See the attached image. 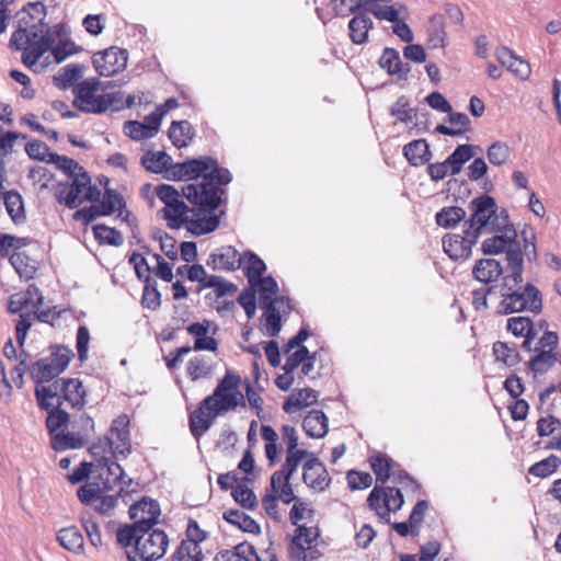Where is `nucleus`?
<instances>
[{
	"mask_svg": "<svg viewBox=\"0 0 561 561\" xmlns=\"http://www.w3.org/2000/svg\"><path fill=\"white\" fill-rule=\"evenodd\" d=\"M368 505L386 523L389 522V513L401 508L403 495L399 489H380L375 486L367 499Z\"/></svg>",
	"mask_w": 561,
	"mask_h": 561,
	"instance_id": "nucleus-12",
	"label": "nucleus"
},
{
	"mask_svg": "<svg viewBox=\"0 0 561 561\" xmlns=\"http://www.w3.org/2000/svg\"><path fill=\"white\" fill-rule=\"evenodd\" d=\"M51 447L57 451L66 449H76L84 445L82 437L77 432L64 430L50 437Z\"/></svg>",
	"mask_w": 561,
	"mask_h": 561,
	"instance_id": "nucleus-35",
	"label": "nucleus"
},
{
	"mask_svg": "<svg viewBox=\"0 0 561 561\" xmlns=\"http://www.w3.org/2000/svg\"><path fill=\"white\" fill-rule=\"evenodd\" d=\"M366 10L374 14L379 20H387L394 23L400 19L401 11L404 10V7L400 5L399 8H396L392 5L374 4L367 8Z\"/></svg>",
	"mask_w": 561,
	"mask_h": 561,
	"instance_id": "nucleus-54",
	"label": "nucleus"
},
{
	"mask_svg": "<svg viewBox=\"0 0 561 561\" xmlns=\"http://www.w3.org/2000/svg\"><path fill=\"white\" fill-rule=\"evenodd\" d=\"M83 66L80 65H68L64 67L57 76L54 77L56 85L60 88H67L73 81L78 80L83 73Z\"/></svg>",
	"mask_w": 561,
	"mask_h": 561,
	"instance_id": "nucleus-50",
	"label": "nucleus"
},
{
	"mask_svg": "<svg viewBox=\"0 0 561 561\" xmlns=\"http://www.w3.org/2000/svg\"><path fill=\"white\" fill-rule=\"evenodd\" d=\"M85 389L77 378L59 379L50 386H36L35 397L44 410L67 402L71 408L81 409L85 404Z\"/></svg>",
	"mask_w": 561,
	"mask_h": 561,
	"instance_id": "nucleus-6",
	"label": "nucleus"
},
{
	"mask_svg": "<svg viewBox=\"0 0 561 561\" xmlns=\"http://www.w3.org/2000/svg\"><path fill=\"white\" fill-rule=\"evenodd\" d=\"M218 327L216 323L204 320L203 322H194L186 328L190 335L194 337V351H209L215 352L218 343L208 334H216Z\"/></svg>",
	"mask_w": 561,
	"mask_h": 561,
	"instance_id": "nucleus-19",
	"label": "nucleus"
},
{
	"mask_svg": "<svg viewBox=\"0 0 561 561\" xmlns=\"http://www.w3.org/2000/svg\"><path fill=\"white\" fill-rule=\"evenodd\" d=\"M403 154L413 167H420L430 161L432 153L425 139H416L403 147Z\"/></svg>",
	"mask_w": 561,
	"mask_h": 561,
	"instance_id": "nucleus-27",
	"label": "nucleus"
},
{
	"mask_svg": "<svg viewBox=\"0 0 561 561\" xmlns=\"http://www.w3.org/2000/svg\"><path fill=\"white\" fill-rule=\"evenodd\" d=\"M51 158V163L56 164L58 169L65 171L71 179L79 176V174L85 173L83 168L80 167L73 159H70L66 156H59L57 153H55Z\"/></svg>",
	"mask_w": 561,
	"mask_h": 561,
	"instance_id": "nucleus-56",
	"label": "nucleus"
},
{
	"mask_svg": "<svg viewBox=\"0 0 561 561\" xmlns=\"http://www.w3.org/2000/svg\"><path fill=\"white\" fill-rule=\"evenodd\" d=\"M523 264L519 268H511V273L503 278L506 293L500 304L501 311L514 313L529 311L539 313L542 309V298L539 289L530 283L523 284Z\"/></svg>",
	"mask_w": 561,
	"mask_h": 561,
	"instance_id": "nucleus-5",
	"label": "nucleus"
},
{
	"mask_svg": "<svg viewBox=\"0 0 561 561\" xmlns=\"http://www.w3.org/2000/svg\"><path fill=\"white\" fill-rule=\"evenodd\" d=\"M203 550L193 543H181L173 553L171 561H202Z\"/></svg>",
	"mask_w": 561,
	"mask_h": 561,
	"instance_id": "nucleus-51",
	"label": "nucleus"
},
{
	"mask_svg": "<svg viewBox=\"0 0 561 561\" xmlns=\"http://www.w3.org/2000/svg\"><path fill=\"white\" fill-rule=\"evenodd\" d=\"M171 162V158L163 151L147 152L141 158L144 168L153 173L162 172Z\"/></svg>",
	"mask_w": 561,
	"mask_h": 561,
	"instance_id": "nucleus-40",
	"label": "nucleus"
},
{
	"mask_svg": "<svg viewBox=\"0 0 561 561\" xmlns=\"http://www.w3.org/2000/svg\"><path fill=\"white\" fill-rule=\"evenodd\" d=\"M305 433L311 438H322L328 433V417L322 411H310L302 421Z\"/></svg>",
	"mask_w": 561,
	"mask_h": 561,
	"instance_id": "nucleus-26",
	"label": "nucleus"
},
{
	"mask_svg": "<svg viewBox=\"0 0 561 561\" xmlns=\"http://www.w3.org/2000/svg\"><path fill=\"white\" fill-rule=\"evenodd\" d=\"M510 156L511 148L504 141H495L486 150V157L493 165L504 164L510 159Z\"/></svg>",
	"mask_w": 561,
	"mask_h": 561,
	"instance_id": "nucleus-48",
	"label": "nucleus"
},
{
	"mask_svg": "<svg viewBox=\"0 0 561 561\" xmlns=\"http://www.w3.org/2000/svg\"><path fill=\"white\" fill-rule=\"evenodd\" d=\"M51 48L50 55L45 56L41 69L49 66L50 64H60L69 56L78 53L80 49L71 41L69 30L65 24H56L51 26L50 31Z\"/></svg>",
	"mask_w": 561,
	"mask_h": 561,
	"instance_id": "nucleus-11",
	"label": "nucleus"
},
{
	"mask_svg": "<svg viewBox=\"0 0 561 561\" xmlns=\"http://www.w3.org/2000/svg\"><path fill=\"white\" fill-rule=\"evenodd\" d=\"M507 330L515 336L525 337L522 346L528 351L531 350V342L537 335V330L530 318L518 316L507 319Z\"/></svg>",
	"mask_w": 561,
	"mask_h": 561,
	"instance_id": "nucleus-22",
	"label": "nucleus"
},
{
	"mask_svg": "<svg viewBox=\"0 0 561 561\" xmlns=\"http://www.w3.org/2000/svg\"><path fill=\"white\" fill-rule=\"evenodd\" d=\"M370 463L378 481L383 483L390 478L393 471V462L391 459L379 455L371 457Z\"/></svg>",
	"mask_w": 561,
	"mask_h": 561,
	"instance_id": "nucleus-52",
	"label": "nucleus"
},
{
	"mask_svg": "<svg viewBox=\"0 0 561 561\" xmlns=\"http://www.w3.org/2000/svg\"><path fill=\"white\" fill-rule=\"evenodd\" d=\"M93 66L96 72L103 77H111L127 65V53L117 47H110L93 55Z\"/></svg>",
	"mask_w": 561,
	"mask_h": 561,
	"instance_id": "nucleus-14",
	"label": "nucleus"
},
{
	"mask_svg": "<svg viewBox=\"0 0 561 561\" xmlns=\"http://www.w3.org/2000/svg\"><path fill=\"white\" fill-rule=\"evenodd\" d=\"M207 538V534L202 530L196 520L190 519L186 528V539L181 543H193L201 547V543Z\"/></svg>",
	"mask_w": 561,
	"mask_h": 561,
	"instance_id": "nucleus-62",
	"label": "nucleus"
},
{
	"mask_svg": "<svg viewBox=\"0 0 561 561\" xmlns=\"http://www.w3.org/2000/svg\"><path fill=\"white\" fill-rule=\"evenodd\" d=\"M240 267L245 271L250 285H254L266 270L265 263L252 252L240 255Z\"/></svg>",
	"mask_w": 561,
	"mask_h": 561,
	"instance_id": "nucleus-32",
	"label": "nucleus"
},
{
	"mask_svg": "<svg viewBox=\"0 0 561 561\" xmlns=\"http://www.w3.org/2000/svg\"><path fill=\"white\" fill-rule=\"evenodd\" d=\"M310 455L312 453L305 449L286 450V459L280 470L291 478L298 466L309 459Z\"/></svg>",
	"mask_w": 561,
	"mask_h": 561,
	"instance_id": "nucleus-46",
	"label": "nucleus"
},
{
	"mask_svg": "<svg viewBox=\"0 0 561 561\" xmlns=\"http://www.w3.org/2000/svg\"><path fill=\"white\" fill-rule=\"evenodd\" d=\"M379 66L389 75H398L400 78H404L410 72V66L402 64L399 51L393 48H385Z\"/></svg>",
	"mask_w": 561,
	"mask_h": 561,
	"instance_id": "nucleus-31",
	"label": "nucleus"
},
{
	"mask_svg": "<svg viewBox=\"0 0 561 561\" xmlns=\"http://www.w3.org/2000/svg\"><path fill=\"white\" fill-rule=\"evenodd\" d=\"M317 533L312 528L299 526L294 537L293 543L296 546L297 558L305 559V550L310 549L316 541Z\"/></svg>",
	"mask_w": 561,
	"mask_h": 561,
	"instance_id": "nucleus-41",
	"label": "nucleus"
},
{
	"mask_svg": "<svg viewBox=\"0 0 561 561\" xmlns=\"http://www.w3.org/2000/svg\"><path fill=\"white\" fill-rule=\"evenodd\" d=\"M169 545L168 536L162 530H141L136 537L135 554L127 553L129 561H137V557L142 561H154L162 558Z\"/></svg>",
	"mask_w": 561,
	"mask_h": 561,
	"instance_id": "nucleus-10",
	"label": "nucleus"
},
{
	"mask_svg": "<svg viewBox=\"0 0 561 561\" xmlns=\"http://www.w3.org/2000/svg\"><path fill=\"white\" fill-rule=\"evenodd\" d=\"M95 238L103 243L111 245H121L123 244V236L121 232L113 228H108L103 225H98L93 228Z\"/></svg>",
	"mask_w": 561,
	"mask_h": 561,
	"instance_id": "nucleus-55",
	"label": "nucleus"
},
{
	"mask_svg": "<svg viewBox=\"0 0 561 561\" xmlns=\"http://www.w3.org/2000/svg\"><path fill=\"white\" fill-rule=\"evenodd\" d=\"M495 236L485 239L482 242V251L484 254H499L505 253L507 261V268H519L523 264V253L519 242L516 240L517 232L514 227L507 221V226L494 232Z\"/></svg>",
	"mask_w": 561,
	"mask_h": 561,
	"instance_id": "nucleus-8",
	"label": "nucleus"
},
{
	"mask_svg": "<svg viewBox=\"0 0 561 561\" xmlns=\"http://www.w3.org/2000/svg\"><path fill=\"white\" fill-rule=\"evenodd\" d=\"M252 287H257L260 294V306L271 304L287 305V298L276 297L278 285L272 276L259 277Z\"/></svg>",
	"mask_w": 561,
	"mask_h": 561,
	"instance_id": "nucleus-25",
	"label": "nucleus"
},
{
	"mask_svg": "<svg viewBox=\"0 0 561 561\" xmlns=\"http://www.w3.org/2000/svg\"><path fill=\"white\" fill-rule=\"evenodd\" d=\"M49 413L46 420V426L50 437L64 430H67L69 415L60 407L55 405L49 409Z\"/></svg>",
	"mask_w": 561,
	"mask_h": 561,
	"instance_id": "nucleus-39",
	"label": "nucleus"
},
{
	"mask_svg": "<svg viewBox=\"0 0 561 561\" xmlns=\"http://www.w3.org/2000/svg\"><path fill=\"white\" fill-rule=\"evenodd\" d=\"M309 357V351L306 346H301L294 353L289 354L283 369L287 373H293L306 358Z\"/></svg>",
	"mask_w": 561,
	"mask_h": 561,
	"instance_id": "nucleus-63",
	"label": "nucleus"
},
{
	"mask_svg": "<svg viewBox=\"0 0 561 561\" xmlns=\"http://www.w3.org/2000/svg\"><path fill=\"white\" fill-rule=\"evenodd\" d=\"M473 156L471 145H460L455 151L447 158V163H450V173L453 175L458 174L462 165L471 159Z\"/></svg>",
	"mask_w": 561,
	"mask_h": 561,
	"instance_id": "nucleus-42",
	"label": "nucleus"
},
{
	"mask_svg": "<svg viewBox=\"0 0 561 561\" xmlns=\"http://www.w3.org/2000/svg\"><path fill=\"white\" fill-rule=\"evenodd\" d=\"M318 400V392L311 388H302L294 391L283 404L286 413L309 407Z\"/></svg>",
	"mask_w": 561,
	"mask_h": 561,
	"instance_id": "nucleus-30",
	"label": "nucleus"
},
{
	"mask_svg": "<svg viewBox=\"0 0 561 561\" xmlns=\"http://www.w3.org/2000/svg\"><path fill=\"white\" fill-rule=\"evenodd\" d=\"M471 210L467 228L477 239L481 234H489L499 231L507 226L508 215L505 209L499 210L495 199L489 195H482L470 202Z\"/></svg>",
	"mask_w": 561,
	"mask_h": 561,
	"instance_id": "nucleus-7",
	"label": "nucleus"
},
{
	"mask_svg": "<svg viewBox=\"0 0 561 561\" xmlns=\"http://www.w3.org/2000/svg\"><path fill=\"white\" fill-rule=\"evenodd\" d=\"M187 373L192 380L206 378L211 373V364L204 356H196L187 364Z\"/></svg>",
	"mask_w": 561,
	"mask_h": 561,
	"instance_id": "nucleus-47",
	"label": "nucleus"
},
{
	"mask_svg": "<svg viewBox=\"0 0 561 561\" xmlns=\"http://www.w3.org/2000/svg\"><path fill=\"white\" fill-rule=\"evenodd\" d=\"M90 184L87 173L79 174L71 182L59 183L56 187V198L69 208H76L84 201V188Z\"/></svg>",
	"mask_w": 561,
	"mask_h": 561,
	"instance_id": "nucleus-16",
	"label": "nucleus"
},
{
	"mask_svg": "<svg viewBox=\"0 0 561 561\" xmlns=\"http://www.w3.org/2000/svg\"><path fill=\"white\" fill-rule=\"evenodd\" d=\"M50 31L51 26L47 24H34L25 18L18 20L10 46L23 51L22 61L27 68L42 70L38 62L51 48Z\"/></svg>",
	"mask_w": 561,
	"mask_h": 561,
	"instance_id": "nucleus-4",
	"label": "nucleus"
},
{
	"mask_svg": "<svg viewBox=\"0 0 561 561\" xmlns=\"http://www.w3.org/2000/svg\"><path fill=\"white\" fill-rule=\"evenodd\" d=\"M56 539L61 547L70 552L80 554L84 551L83 536L76 526L60 529L57 533Z\"/></svg>",
	"mask_w": 561,
	"mask_h": 561,
	"instance_id": "nucleus-28",
	"label": "nucleus"
},
{
	"mask_svg": "<svg viewBox=\"0 0 561 561\" xmlns=\"http://www.w3.org/2000/svg\"><path fill=\"white\" fill-rule=\"evenodd\" d=\"M391 115L397 117L400 122H410L412 121V112L413 110L409 107V102L404 98L398 99V101L391 106Z\"/></svg>",
	"mask_w": 561,
	"mask_h": 561,
	"instance_id": "nucleus-64",
	"label": "nucleus"
},
{
	"mask_svg": "<svg viewBox=\"0 0 561 561\" xmlns=\"http://www.w3.org/2000/svg\"><path fill=\"white\" fill-rule=\"evenodd\" d=\"M103 216H108L123 206V198L114 190H106L100 204H96Z\"/></svg>",
	"mask_w": 561,
	"mask_h": 561,
	"instance_id": "nucleus-53",
	"label": "nucleus"
},
{
	"mask_svg": "<svg viewBox=\"0 0 561 561\" xmlns=\"http://www.w3.org/2000/svg\"><path fill=\"white\" fill-rule=\"evenodd\" d=\"M502 274L503 267L494 259H481L472 267L473 278L483 284L496 282Z\"/></svg>",
	"mask_w": 561,
	"mask_h": 561,
	"instance_id": "nucleus-24",
	"label": "nucleus"
},
{
	"mask_svg": "<svg viewBox=\"0 0 561 561\" xmlns=\"http://www.w3.org/2000/svg\"><path fill=\"white\" fill-rule=\"evenodd\" d=\"M98 468L104 489L123 492L131 483V479L126 480L124 469L116 461H105L103 465H99Z\"/></svg>",
	"mask_w": 561,
	"mask_h": 561,
	"instance_id": "nucleus-20",
	"label": "nucleus"
},
{
	"mask_svg": "<svg viewBox=\"0 0 561 561\" xmlns=\"http://www.w3.org/2000/svg\"><path fill=\"white\" fill-rule=\"evenodd\" d=\"M175 169L179 178L191 181L181 186L182 195L204 211H213L220 205L224 194L220 185L230 183L232 179L229 170L218 168L216 160L209 157L180 163Z\"/></svg>",
	"mask_w": 561,
	"mask_h": 561,
	"instance_id": "nucleus-1",
	"label": "nucleus"
},
{
	"mask_svg": "<svg viewBox=\"0 0 561 561\" xmlns=\"http://www.w3.org/2000/svg\"><path fill=\"white\" fill-rule=\"evenodd\" d=\"M112 446V456L126 457L131 450L129 419L126 414L117 416L111 425L110 433L105 436Z\"/></svg>",
	"mask_w": 561,
	"mask_h": 561,
	"instance_id": "nucleus-15",
	"label": "nucleus"
},
{
	"mask_svg": "<svg viewBox=\"0 0 561 561\" xmlns=\"http://www.w3.org/2000/svg\"><path fill=\"white\" fill-rule=\"evenodd\" d=\"M10 262L21 277L28 278L34 272V266L28 263V257L21 252L11 255Z\"/></svg>",
	"mask_w": 561,
	"mask_h": 561,
	"instance_id": "nucleus-60",
	"label": "nucleus"
},
{
	"mask_svg": "<svg viewBox=\"0 0 561 561\" xmlns=\"http://www.w3.org/2000/svg\"><path fill=\"white\" fill-rule=\"evenodd\" d=\"M3 204L9 216L14 222H19L23 218V202L21 195L18 192H5L3 194Z\"/></svg>",
	"mask_w": 561,
	"mask_h": 561,
	"instance_id": "nucleus-43",
	"label": "nucleus"
},
{
	"mask_svg": "<svg viewBox=\"0 0 561 561\" xmlns=\"http://www.w3.org/2000/svg\"><path fill=\"white\" fill-rule=\"evenodd\" d=\"M89 451L99 466L103 465L105 461L111 460V458H108V455H112V446L110 445L108 440H106L104 437L94 443L90 447Z\"/></svg>",
	"mask_w": 561,
	"mask_h": 561,
	"instance_id": "nucleus-58",
	"label": "nucleus"
},
{
	"mask_svg": "<svg viewBox=\"0 0 561 561\" xmlns=\"http://www.w3.org/2000/svg\"><path fill=\"white\" fill-rule=\"evenodd\" d=\"M239 387L240 377L227 373L213 394L202 401L199 408L190 417L191 432L195 437H199L208 431L218 415L234 410L243 401V394Z\"/></svg>",
	"mask_w": 561,
	"mask_h": 561,
	"instance_id": "nucleus-2",
	"label": "nucleus"
},
{
	"mask_svg": "<svg viewBox=\"0 0 561 561\" xmlns=\"http://www.w3.org/2000/svg\"><path fill=\"white\" fill-rule=\"evenodd\" d=\"M561 465V459L556 455H550L548 458L534 463L528 472L539 478H547L552 474Z\"/></svg>",
	"mask_w": 561,
	"mask_h": 561,
	"instance_id": "nucleus-45",
	"label": "nucleus"
},
{
	"mask_svg": "<svg viewBox=\"0 0 561 561\" xmlns=\"http://www.w3.org/2000/svg\"><path fill=\"white\" fill-rule=\"evenodd\" d=\"M193 136V127L186 121L173 122L170 126L169 138L178 148L186 147Z\"/></svg>",
	"mask_w": 561,
	"mask_h": 561,
	"instance_id": "nucleus-34",
	"label": "nucleus"
},
{
	"mask_svg": "<svg viewBox=\"0 0 561 561\" xmlns=\"http://www.w3.org/2000/svg\"><path fill=\"white\" fill-rule=\"evenodd\" d=\"M207 265L213 270L231 271L240 267V255L233 247H222L216 253H211Z\"/></svg>",
	"mask_w": 561,
	"mask_h": 561,
	"instance_id": "nucleus-23",
	"label": "nucleus"
},
{
	"mask_svg": "<svg viewBox=\"0 0 561 561\" xmlns=\"http://www.w3.org/2000/svg\"><path fill=\"white\" fill-rule=\"evenodd\" d=\"M478 241L477 234L468 229L465 234H449L443 239V248L446 254L453 260H466L471 254V249Z\"/></svg>",
	"mask_w": 561,
	"mask_h": 561,
	"instance_id": "nucleus-18",
	"label": "nucleus"
},
{
	"mask_svg": "<svg viewBox=\"0 0 561 561\" xmlns=\"http://www.w3.org/2000/svg\"><path fill=\"white\" fill-rule=\"evenodd\" d=\"M19 20L24 19L25 21H31L34 24H45L44 19L46 16V8L39 2H30L23 10L19 12Z\"/></svg>",
	"mask_w": 561,
	"mask_h": 561,
	"instance_id": "nucleus-49",
	"label": "nucleus"
},
{
	"mask_svg": "<svg viewBox=\"0 0 561 561\" xmlns=\"http://www.w3.org/2000/svg\"><path fill=\"white\" fill-rule=\"evenodd\" d=\"M153 238L160 242L161 251L170 260L178 259L176 241L173 237L169 236L165 232L157 231V232H154Z\"/></svg>",
	"mask_w": 561,
	"mask_h": 561,
	"instance_id": "nucleus-59",
	"label": "nucleus"
},
{
	"mask_svg": "<svg viewBox=\"0 0 561 561\" xmlns=\"http://www.w3.org/2000/svg\"><path fill=\"white\" fill-rule=\"evenodd\" d=\"M347 483L352 490H362L369 488L373 482V478L367 472H359L351 470L347 472Z\"/></svg>",
	"mask_w": 561,
	"mask_h": 561,
	"instance_id": "nucleus-61",
	"label": "nucleus"
},
{
	"mask_svg": "<svg viewBox=\"0 0 561 561\" xmlns=\"http://www.w3.org/2000/svg\"><path fill=\"white\" fill-rule=\"evenodd\" d=\"M161 514L159 503L144 497L129 507V517L140 530H150Z\"/></svg>",
	"mask_w": 561,
	"mask_h": 561,
	"instance_id": "nucleus-17",
	"label": "nucleus"
},
{
	"mask_svg": "<svg viewBox=\"0 0 561 561\" xmlns=\"http://www.w3.org/2000/svg\"><path fill=\"white\" fill-rule=\"evenodd\" d=\"M72 356L69 348L58 346L49 356L32 364L30 367L32 379L36 383L49 382L66 370Z\"/></svg>",
	"mask_w": 561,
	"mask_h": 561,
	"instance_id": "nucleus-9",
	"label": "nucleus"
},
{
	"mask_svg": "<svg viewBox=\"0 0 561 561\" xmlns=\"http://www.w3.org/2000/svg\"><path fill=\"white\" fill-rule=\"evenodd\" d=\"M25 150L30 158L48 163H51V157L55 154L49 151L45 142L39 140H34L27 144Z\"/></svg>",
	"mask_w": 561,
	"mask_h": 561,
	"instance_id": "nucleus-57",
	"label": "nucleus"
},
{
	"mask_svg": "<svg viewBox=\"0 0 561 561\" xmlns=\"http://www.w3.org/2000/svg\"><path fill=\"white\" fill-rule=\"evenodd\" d=\"M373 26V21L366 15H356L350 23V36L353 43L363 44L367 41L368 31Z\"/></svg>",
	"mask_w": 561,
	"mask_h": 561,
	"instance_id": "nucleus-36",
	"label": "nucleus"
},
{
	"mask_svg": "<svg viewBox=\"0 0 561 561\" xmlns=\"http://www.w3.org/2000/svg\"><path fill=\"white\" fill-rule=\"evenodd\" d=\"M101 88V82L96 78H89L79 82L73 88L75 101L73 105L87 113H102L101 95H95Z\"/></svg>",
	"mask_w": 561,
	"mask_h": 561,
	"instance_id": "nucleus-13",
	"label": "nucleus"
},
{
	"mask_svg": "<svg viewBox=\"0 0 561 561\" xmlns=\"http://www.w3.org/2000/svg\"><path fill=\"white\" fill-rule=\"evenodd\" d=\"M493 353L497 362L512 367L520 362V356L515 346H510L504 342H495L493 344Z\"/></svg>",
	"mask_w": 561,
	"mask_h": 561,
	"instance_id": "nucleus-38",
	"label": "nucleus"
},
{
	"mask_svg": "<svg viewBox=\"0 0 561 561\" xmlns=\"http://www.w3.org/2000/svg\"><path fill=\"white\" fill-rule=\"evenodd\" d=\"M302 480L309 488L323 491L329 485V473L323 463L313 454L302 463Z\"/></svg>",
	"mask_w": 561,
	"mask_h": 561,
	"instance_id": "nucleus-21",
	"label": "nucleus"
},
{
	"mask_svg": "<svg viewBox=\"0 0 561 561\" xmlns=\"http://www.w3.org/2000/svg\"><path fill=\"white\" fill-rule=\"evenodd\" d=\"M156 194L164 204L163 218L168 221V226L179 229L186 226L194 234H204L214 231L219 225V217L210 214L211 211L188 208L181 199L178 188L173 185L161 184L157 186Z\"/></svg>",
	"mask_w": 561,
	"mask_h": 561,
	"instance_id": "nucleus-3",
	"label": "nucleus"
},
{
	"mask_svg": "<svg viewBox=\"0 0 561 561\" xmlns=\"http://www.w3.org/2000/svg\"><path fill=\"white\" fill-rule=\"evenodd\" d=\"M261 308L265 309L264 318H265V330L268 336L275 337L282 330L280 323V312H285L286 309H290L289 302L287 305L282 304H271V305H261Z\"/></svg>",
	"mask_w": 561,
	"mask_h": 561,
	"instance_id": "nucleus-29",
	"label": "nucleus"
},
{
	"mask_svg": "<svg viewBox=\"0 0 561 561\" xmlns=\"http://www.w3.org/2000/svg\"><path fill=\"white\" fill-rule=\"evenodd\" d=\"M466 217V210L458 206H450L440 209L435 218L438 226L453 228Z\"/></svg>",
	"mask_w": 561,
	"mask_h": 561,
	"instance_id": "nucleus-37",
	"label": "nucleus"
},
{
	"mask_svg": "<svg viewBox=\"0 0 561 561\" xmlns=\"http://www.w3.org/2000/svg\"><path fill=\"white\" fill-rule=\"evenodd\" d=\"M231 495L234 501L247 510H254L257 506V499L254 492L244 483L237 484L232 491Z\"/></svg>",
	"mask_w": 561,
	"mask_h": 561,
	"instance_id": "nucleus-44",
	"label": "nucleus"
},
{
	"mask_svg": "<svg viewBox=\"0 0 561 561\" xmlns=\"http://www.w3.org/2000/svg\"><path fill=\"white\" fill-rule=\"evenodd\" d=\"M224 518L229 524L238 526L241 530L250 534H260V525L250 516L238 510L225 512Z\"/></svg>",
	"mask_w": 561,
	"mask_h": 561,
	"instance_id": "nucleus-33",
	"label": "nucleus"
}]
</instances>
